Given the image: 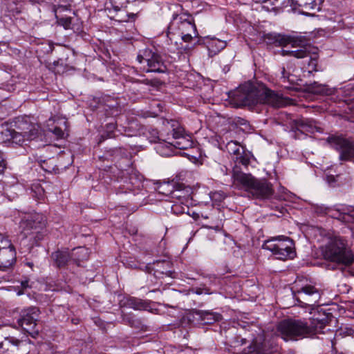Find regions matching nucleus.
Here are the masks:
<instances>
[{
    "mask_svg": "<svg viewBox=\"0 0 354 354\" xmlns=\"http://www.w3.org/2000/svg\"><path fill=\"white\" fill-rule=\"evenodd\" d=\"M328 323L327 318L313 319L310 324L302 320L284 319L277 325V333L285 341H294L308 335L323 333L322 330Z\"/></svg>",
    "mask_w": 354,
    "mask_h": 354,
    "instance_id": "nucleus-1",
    "label": "nucleus"
},
{
    "mask_svg": "<svg viewBox=\"0 0 354 354\" xmlns=\"http://www.w3.org/2000/svg\"><path fill=\"white\" fill-rule=\"evenodd\" d=\"M232 178L254 198L269 199L274 193L273 185L266 178H257L250 174L239 171L237 167L232 170Z\"/></svg>",
    "mask_w": 354,
    "mask_h": 354,
    "instance_id": "nucleus-2",
    "label": "nucleus"
},
{
    "mask_svg": "<svg viewBox=\"0 0 354 354\" xmlns=\"http://www.w3.org/2000/svg\"><path fill=\"white\" fill-rule=\"evenodd\" d=\"M246 92L241 98V104L252 107L258 104H267L273 107L280 108L285 106L284 99L268 88L263 83L248 84Z\"/></svg>",
    "mask_w": 354,
    "mask_h": 354,
    "instance_id": "nucleus-3",
    "label": "nucleus"
},
{
    "mask_svg": "<svg viewBox=\"0 0 354 354\" xmlns=\"http://www.w3.org/2000/svg\"><path fill=\"white\" fill-rule=\"evenodd\" d=\"M322 253L326 260L335 262L346 267L354 263V256L347 247L346 241L340 236H334L322 247Z\"/></svg>",
    "mask_w": 354,
    "mask_h": 354,
    "instance_id": "nucleus-4",
    "label": "nucleus"
},
{
    "mask_svg": "<svg viewBox=\"0 0 354 354\" xmlns=\"http://www.w3.org/2000/svg\"><path fill=\"white\" fill-rule=\"evenodd\" d=\"M7 140L19 146L37 138L41 134L40 127L27 119L18 118L15 129H7L3 133Z\"/></svg>",
    "mask_w": 354,
    "mask_h": 354,
    "instance_id": "nucleus-5",
    "label": "nucleus"
},
{
    "mask_svg": "<svg viewBox=\"0 0 354 354\" xmlns=\"http://www.w3.org/2000/svg\"><path fill=\"white\" fill-rule=\"evenodd\" d=\"M180 24L178 25V30L180 31L182 41L178 45V53H188L194 48L193 37H198L196 24H194V17L187 12H182L178 14Z\"/></svg>",
    "mask_w": 354,
    "mask_h": 354,
    "instance_id": "nucleus-6",
    "label": "nucleus"
},
{
    "mask_svg": "<svg viewBox=\"0 0 354 354\" xmlns=\"http://www.w3.org/2000/svg\"><path fill=\"white\" fill-rule=\"evenodd\" d=\"M263 248L271 251L277 259L283 261L292 259L296 255L294 241L283 236L267 240L263 243Z\"/></svg>",
    "mask_w": 354,
    "mask_h": 354,
    "instance_id": "nucleus-7",
    "label": "nucleus"
},
{
    "mask_svg": "<svg viewBox=\"0 0 354 354\" xmlns=\"http://www.w3.org/2000/svg\"><path fill=\"white\" fill-rule=\"evenodd\" d=\"M328 144L339 153V160L354 162V141L342 136H331L327 139Z\"/></svg>",
    "mask_w": 354,
    "mask_h": 354,
    "instance_id": "nucleus-8",
    "label": "nucleus"
},
{
    "mask_svg": "<svg viewBox=\"0 0 354 354\" xmlns=\"http://www.w3.org/2000/svg\"><path fill=\"white\" fill-rule=\"evenodd\" d=\"M46 225V217L41 213L34 212L26 215L21 221L20 227L26 236L37 234L36 237L41 239V230Z\"/></svg>",
    "mask_w": 354,
    "mask_h": 354,
    "instance_id": "nucleus-9",
    "label": "nucleus"
},
{
    "mask_svg": "<svg viewBox=\"0 0 354 354\" xmlns=\"http://www.w3.org/2000/svg\"><path fill=\"white\" fill-rule=\"evenodd\" d=\"M30 344L15 337H6L0 342V354H28Z\"/></svg>",
    "mask_w": 354,
    "mask_h": 354,
    "instance_id": "nucleus-10",
    "label": "nucleus"
},
{
    "mask_svg": "<svg viewBox=\"0 0 354 354\" xmlns=\"http://www.w3.org/2000/svg\"><path fill=\"white\" fill-rule=\"evenodd\" d=\"M39 317V309L36 307H30L23 310L20 313L17 323L26 332L32 334L37 333L35 330L37 322Z\"/></svg>",
    "mask_w": 354,
    "mask_h": 354,
    "instance_id": "nucleus-11",
    "label": "nucleus"
},
{
    "mask_svg": "<svg viewBox=\"0 0 354 354\" xmlns=\"http://www.w3.org/2000/svg\"><path fill=\"white\" fill-rule=\"evenodd\" d=\"M250 354H274L278 351L277 346L271 339H267L264 334H259L253 339L250 346Z\"/></svg>",
    "mask_w": 354,
    "mask_h": 354,
    "instance_id": "nucleus-12",
    "label": "nucleus"
},
{
    "mask_svg": "<svg viewBox=\"0 0 354 354\" xmlns=\"http://www.w3.org/2000/svg\"><path fill=\"white\" fill-rule=\"evenodd\" d=\"M137 60L140 64L143 62L147 64L149 68L147 69V72H163L160 56L150 49L146 48L140 50L137 56Z\"/></svg>",
    "mask_w": 354,
    "mask_h": 354,
    "instance_id": "nucleus-13",
    "label": "nucleus"
},
{
    "mask_svg": "<svg viewBox=\"0 0 354 354\" xmlns=\"http://www.w3.org/2000/svg\"><path fill=\"white\" fill-rule=\"evenodd\" d=\"M181 173L178 174V180H180ZM194 194V187L190 185H186L183 182L178 181V203L184 205H178V214H189V207L193 205L192 196Z\"/></svg>",
    "mask_w": 354,
    "mask_h": 354,
    "instance_id": "nucleus-14",
    "label": "nucleus"
},
{
    "mask_svg": "<svg viewBox=\"0 0 354 354\" xmlns=\"http://www.w3.org/2000/svg\"><path fill=\"white\" fill-rule=\"evenodd\" d=\"M337 93L338 95H341L344 97L342 99V107L346 106L344 113L347 120L354 122V85L347 84L341 88Z\"/></svg>",
    "mask_w": 354,
    "mask_h": 354,
    "instance_id": "nucleus-15",
    "label": "nucleus"
},
{
    "mask_svg": "<svg viewBox=\"0 0 354 354\" xmlns=\"http://www.w3.org/2000/svg\"><path fill=\"white\" fill-rule=\"evenodd\" d=\"M317 50V48H315L310 45H308L302 46L299 49L295 50H283V55H288L299 59L309 57L310 58L308 62V66L312 71H317L316 67L317 66V60L319 57Z\"/></svg>",
    "mask_w": 354,
    "mask_h": 354,
    "instance_id": "nucleus-16",
    "label": "nucleus"
},
{
    "mask_svg": "<svg viewBox=\"0 0 354 354\" xmlns=\"http://www.w3.org/2000/svg\"><path fill=\"white\" fill-rule=\"evenodd\" d=\"M263 39L267 45L281 47L286 46L288 44H292V46H294L295 42L294 37L290 35L275 32L264 34Z\"/></svg>",
    "mask_w": 354,
    "mask_h": 354,
    "instance_id": "nucleus-17",
    "label": "nucleus"
},
{
    "mask_svg": "<svg viewBox=\"0 0 354 354\" xmlns=\"http://www.w3.org/2000/svg\"><path fill=\"white\" fill-rule=\"evenodd\" d=\"M16 250L10 243L8 246L0 249V270H5L13 266L16 261Z\"/></svg>",
    "mask_w": 354,
    "mask_h": 354,
    "instance_id": "nucleus-18",
    "label": "nucleus"
},
{
    "mask_svg": "<svg viewBox=\"0 0 354 354\" xmlns=\"http://www.w3.org/2000/svg\"><path fill=\"white\" fill-rule=\"evenodd\" d=\"M292 128L303 133H313L319 129L315 120L303 117L292 120Z\"/></svg>",
    "mask_w": 354,
    "mask_h": 354,
    "instance_id": "nucleus-19",
    "label": "nucleus"
},
{
    "mask_svg": "<svg viewBox=\"0 0 354 354\" xmlns=\"http://www.w3.org/2000/svg\"><path fill=\"white\" fill-rule=\"evenodd\" d=\"M323 2L324 0H292L291 6L302 7L305 9V11H303L304 13L314 16L321 10Z\"/></svg>",
    "mask_w": 354,
    "mask_h": 354,
    "instance_id": "nucleus-20",
    "label": "nucleus"
},
{
    "mask_svg": "<svg viewBox=\"0 0 354 354\" xmlns=\"http://www.w3.org/2000/svg\"><path fill=\"white\" fill-rule=\"evenodd\" d=\"M196 321L201 325H211L222 319L221 314L210 310H196Z\"/></svg>",
    "mask_w": 354,
    "mask_h": 354,
    "instance_id": "nucleus-21",
    "label": "nucleus"
},
{
    "mask_svg": "<svg viewBox=\"0 0 354 354\" xmlns=\"http://www.w3.org/2000/svg\"><path fill=\"white\" fill-rule=\"evenodd\" d=\"M171 263L168 261L165 260H158L152 263L151 266V270L153 271V274L156 277L161 278L164 275L171 277H174L173 274L174 272L170 270Z\"/></svg>",
    "mask_w": 354,
    "mask_h": 354,
    "instance_id": "nucleus-22",
    "label": "nucleus"
},
{
    "mask_svg": "<svg viewBox=\"0 0 354 354\" xmlns=\"http://www.w3.org/2000/svg\"><path fill=\"white\" fill-rule=\"evenodd\" d=\"M70 10V3H67L66 4L61 3L60 1H59L57 8L55 9V14L57 18V21L59 25L62 26L65 29H72L71 24H72V18L68 16H63L62 13L64 11H68Z\"/></svg>",
    "mask_w": 354,
    "mask_h": 354,
    "instance_id": "nucleus-23",
    "label": "nucleus"
},
{
    "mask_svg": "<svg viewBox=\"0 0 354 354\" xmlns=\"http://www.w3.org/2000/svg\"><path fill=\"white\" fill-rule=\"evenodd\" d=\"M197 143L193 140L192 133L187 132L185 129L178 123V151H181L183 149L188 147L194 146Z\"/></svg>",
    "mask_w": 354,
    "mask_h": 354,
    "instance_id": "nucleus-24",
    "label": "nucleus"
},
{
    "mask_svg": "<svg viewBox=\"0 0 354 354\" xmlns=\"http://www.w3.org/2000/svg\"><path fill=\"white\" fill-rule=\"evenodd\" d=\"M187 158L190 162L194 164H201L200 158L201 157V152L200 148L198 147L197 143L194 146L188 147L183 149L181 151H178V156Z\"/></svg>",
    "mask_w": 354,
    "mask_h": 354,
    "instance_id": "nucleus-25",
    "label": "nucleus"
},
{
    "mask_svg": "<svg viewBox=\"0 0 354 354\" xmlns=\"http://www.w3.org/2000/svg\"><path fill=\"white\" fill-rule=\"evenodd\" d=\"M304 295L310 297L315 295V298H317V296L319 295V290L314 286L306 285L298 290L297 293L295 294V298L299 303L310 305V304L301 300V298L305 299Z\"/></svg>",
    "mask_w": 354,
    "mask_h": 354,
    "instance_id": "nucleus-26",
    "label": "nucleus"
},
{
    "mask_svg": "<svg viewBox=\"0 0 354 354\" xmlns=\"http://www.w3.org/2000/svg\"><path fill=\"white\" fill-rule=\"evenodd\" d=\"M52 258L58 268H62L68 263H72L71 255L68 252L57 251L52 254Z\"/></svg>",
    "mask_w": 354,
    "mask_h": 354,
    "instance_id": "nucleus-27",
    "label": "nucleus"
},
{
    "mask_svg": "<svg viewBox=\"0 0 354 354\" xmlns=\"http://www.w3.org/2000/svg\"><path fill=\"white\" fill-rule=\"evenodd\" d=\"M196 311H184L178 313V328H185L196 321Z\"/></svg>",
    "mask_w": 354,
    "mask_h": 354,
    "instance_id": "nucleus-28",
    "label": "nucleus"
},
{
    "mask_svg": "<svg viewBox=\"0 0 354 354\" xmlns=\"http://www.w3.org/2000/svg\"><path fill=\"white\" fill-rule=\"evenodd\" d=\"M124 305L138 310H147L149 308V303L136 297L127 298Z\"/></svg>",
    "mask_w": 354,
    "mask_h": 354,
    "instance_id": "nucleus-29",
    "label": "nucleus"
},
{
    "mask_svg": "<svg viewBox=\"0 0 354 354\" xmlns=\"http://www.w3.org/2000/svg\"><path fill=\"white\" fill-rule=\"evenodd\" d=\"M195 76L193 73H189L185 71H181L178 74V86H183L185 88H194L196 85L194 80Z\"/></svg>",
    "mask_w": 354,
    "mask_h": 354,
    "instance_id": "nucleus-30",
    "label": "nucleus"
},
{
    "mask_svg": "<svg viewBox=\"0 0 354 354\" xmlns=\"http://www.w3.org/2000/svg\"><path fill=\"white\" fill-rule=\"evenodd\" d=\"M125 183L126 185L118 187L117 194L127 193L128 191H132L133 187L139 189L140 186V180L137 178L135 174L131 175L129 181Z\"/></svg>",
    "mask_w": 354,
    "mask_h": 354,
    "instance_id": "nucleus-31",
    "label": "nucleus"
},
{
    "mask_svg": "<svg viewBox=\"0 0 354 354\" xmlns=\"http://www.w3.org/2000/svg\"><path fill=\"white\" fill-rule=\"evenodd\" d=\"M176 147L169 142L159 143L156 146V151L162 156H170L175 155Z\"/></svg>",
    "mask_w": 354,
    "mask_h": 354,
    "instance_id": "nucleus-32",
    "label": "nucleus"
},
{
    "mask_svg": "<svg viewBox=\"0 0 354 354\" xmlns=\"http://www.w3.org/2000/svg\"><path fill=\"white\" fill-rule=\"evenodd\" d=\"M71 255L73 263L79 266L81 261L87 259L88 250L83 247H79L73 249Z\"/></svg>",
    "mask_w": 354,
    "mask_h": 354,
    "instance_id": "nucleus-33",
    "label": "nucleus"
},
{
    "mask_svg": "<svg viewBox=\"0 0 354 354\" xmlns=\"http://www.w3.org/2000/svg\"><path fill=\"white\" fill-rule=\"evenodd\" d=\"M259 3L268 4V9L278 10L288 6H291L292 0H257Z\"/></svg>",
    "mask_w": 354,
    "mask_h": 354,
    "instance_id": "nucleus-34",
    "label": "nucleus"
},
{
    "mask_svg": "<svg viewBox=\"0 0 354 354\" xmlns=\"http://www.w3.org/2000/svg\"><path fill=\"white\" fill-rule=\"evenodd\" d=\"M241 149L242 151L240 153L241 154L239 156L233 157V160L235 162V166L234 167L233 169L237 167L238 170L241 171L239 166V165H241L245 167H247L250 162V153L249 152H246L245 149Z\"/></svg>",
    "mask_w": 354,
    "mask_h": 354,
    "instance_id": "nucleus-35",
    "label": "nucleus"
},
{
    "mask_svg": "<svg viewBox=\"0 0 354 354\" xmlns=\"http://www.w3.org/2000/svg\"><path fill=\"white\" fill-rule=\"evenodd\" d=\"M332 216L348 224L350 227H352L351 225H354V215L352 214L342 212L340 209H337L332 214Z\"/></svg>",
    "mask_w": 354,
    "mask_h": 354,
    "instance_id": "nucleus-36",
    "label": "nucleus"
},
{
    "mask_svg": "<svg viewBox=\"0 0 354 354\" xmlns=\"http://www.w3.org/2000/svg\"><path fill=\"white\" fill-rule=\"evenodd\" d=\"M176 186V183H174V181H172V183H170L169 182L163 183L158 187V190L160 194L169 196L174 193Z\"/></svg>",
    "mask_w": 354,
    "mask_h": 354,
    "instance_id": "nucleus-37",
    "label": "nucleus"
},
{
    "mask_svg": "<svg viewBox=\"0 0 354 354\" xmlns=\"http://www.w3.org/2000/svg\"><path fill=\"white\" fill-rule=\"evenodd\" d=\"M227 151L236 157L239 156L242 151L241 149H244L242 146H241L238 142L231 140L226 145Z\"/></svg>",
    "mask_w": 354,
    "mask_h": 354,
    "instance_id": "nucleus-38",
    "label": "nucleus"
},
{
    "mask_svg": "<svg viewBox=\"0 0 354 354\" xmlns=\"http://www.w3.org/2000/svg\"><path fill=\"white\" fill-rule=\"evenodd\" d=\"M126 2L125 0H109V1L106 3V6L107 9L110 10H113L115 12H119L121 11Z\"/></svg>",
    "mask_w": 354,
    "mask_h": 354,
    "instance_id": "nucleus-39",
    "label": "nucleus"
},
{
    "mask_svg": "<svg viewBox=\"0 0 354 354\" xmlns=\"http://www.w3.org/2000/svg\"><path fill=\"white\" fill-rule=\"evenodd\" d=\"M225 43L217 39H212L208 42L207 48L208 50L214 54L219 52L221 49L225 47Z\"/></svg>",
    "mask_w": 354,
    "mask_h": 354,
    "instance_id": "nucleus-40",
    "label": "nucleus"
},
{
    "mask_svg": "<svg viewBox=\"0 0 354 354\" xmlns=\"http://www.w3.org/2000/svg\"><path fill=\"white\" fill-rule=\"evenodd\" d=\"M194 292L197 295H201V294H207L210 295L212 293V292L210 290V289L207 287L205 285H202L200 287H197L194 289Z\"/></svg>",
    "mask_w": 354,
    "mask_h": 354,
    "instance_id": "nucleus-41",
    "label": "nucleus"
},
{
    "mask_svg": "<svg viewBox=\"0 0 354 354\" xmlns=\"http://www.w3.org/2000/svg\"><path fill=\"white\" fill-rule=\"evenodd\" d=\"M315 212L319 215H324L328 214L330 212V209L329 207H326L324 206H316L314 208Z\"/></svg>",
    "mask_w": 354,
    "mask_h": 354,
    "instance_id": "nucleus-42",
    "label": "nucleus"
},
{
    "mask_svg": "<svg viewBox=\"0 0 354 354\" xmlns=\"http://www.w3.org/2000/svg\"><path fill=\"white\" fill-rule=\"evenodd\" d=\"M10 245V241L6 236L0 233V249Z\"/></svg>",
    "mask_w": 354,
    "mask_h": 354,
    "instance_id": "nucleus-43",
    "label": "nucleus"
},
{
    "mask_svg": "<svg viewBox=\"0 0 354 354\" xmlns=\"http://www.w3.org/2000/svg\"><path fill=\"white\" fill-rule=\"evenodd\" d=\"M339 177V175L334 176V175H327L326 180L329 185L333 187H335V183L337 181V178Z\"/></svg>",
    "mask_w": 354,
    "mask_h": 354,
    "instance_id": "nucleus-44",
    "label": "nucleus"
},
{
    "mask_svg": "<svg viewBox=\"0 0 354 354\" xmlns=\"http://www.w3.org/2000/svg\"><path fill=\"white\" fill-rule=\"evenodd\" d=\"M290 73L286 71L285 67L281 68V79L283 82H289Z\"/></svg>",
    "mask_w": 354,
    "mask_h": 354,
    "instance_id": "nucleus-45",
    "label": "nucleus"
},
{
    "mask_svg": "<svg viewBox=\"0 0 354 354\" xmlns=\"http://www.w3.org/2000/svg\"><path fill=\"white\" fill-rule=\"evenodd\" d=\"M317 92L326 95L331 94V91L329 88H326L325 86H321Z\"/></svg>",
    "mask_w": 354,
    "mask_h": 354,
    "instance_id": "nucleus-46",
    "label": "nucleus"
},
{
    "mask_svg": "<svg viewBox=\"0 0 354 354\" xmlns=\"http://www.w3.org/2000/svg\"><path fill=\"white\" fill-rule=\"evenodd\" d=\"M173 24H170L167 29V37L169 38L170 40H172L171 35H175V28L172 27Z\"/></svg>",
    "mask_w": 354,
    "mask_h": 354,
    "instance_id": "nucleus-47",
    "label": "nucleus"
},
{
    "mask_svg": "<svg viewBox=\"0 0 354 354\" xmlns=\"http://www.w3.org/2000/svg\"><path fill=\"white\" fill-rule=\"evenodd\" d=\"M59 0H55V2L56 3V4H55V6H54V7H55L54 10L55 8H57L58 4H59ZM60 2L62 4H66L67 3H70V7H71V6L72 0H60Z\"/></svg>",
    "mask_w": 354,
    "mask_h": 354,
    "instance_id": "nucleus-48",
    "label": "nucleus"
},
{
    "mask_svg": "<svg viewBox=\"0 0 354 354\" xmlns=\"http://www.w3.org/2000/svg\"><path fill=\"white\" fill-rule=\"evenodd\" d=\"M53 133L60 138L63 137V136H64L63 131L59 127H55L54 129Z\"/></svg>",
    "mask_w": 354,
    "mask_h": 354,
    "instance_id": "nucleus-49",
    "label": "nucleus"
},
{
    "mask_svg": "<svg viewBox=\"0 0 354 354\" xmlns=\"http://www.w3.org/2000/svg\"><path fill=\"white\" fill-rule=\"evenodd\" d=\"M6 168V162L1 155L0 154V173L3 171Z\"/></svg>",
    "mask_w": 354,
    "mask_h": 354,
    "instance_id": "nucleus-50",
    "label": "nucleus"
},
{
    "mask_svg": "<svg viewBox=\"0 0 354 354\" xmlns=\"http://www.w3.org/2000/svg\"><path fill=\"white\" fill-rule=\"evenodd\" d=\"M21 285L23 288H28L29 287L28 281V280L22 281L21 283Z\"/></svg>",
    "mask_w": 354,
    "mask_h": 354,
    "instance_id": "nucleus-51",
    "label": "nucleus"
},
{
    "mask_svg": "<svg viewBox=\"0 0 354 354\" xmlns=\"http://www.w3.org/2000/svg\"><path fill=\"white\" fill-rule=\"evenodd\" d=\"M107 129L109 130H112V129H115V124L113 123H110V124H107Z\"/></svg>",
    "mask_w": 354,
    "mask_h": 354,
    "instance_id": "nucleus-52",
    "label": "nucleus"
},
{
    "mask_svg": "<svg viewBox=\"0 0 354 354\" xmlns=\"http://www.w3.org/2000/svg\"><path fill=\"white\" fill-rule=\"evenodd\" d=\"M26 265H27L28 267H30V268H33V266H34V264H33V263H32V262H27V263H26Z\"/></svg>",
    "mask_w": 354,
    "mask_h": 354,
    "instance_id": "nucleus-53",
    "label": "nucleus"
},
{
    "mask_svg": "<svg viewBox=\"0 0 354 354\" xmlns=\"http://www.w3.org/2000/svg\"><path fill=\"white\" fill-rule=\"evenodd\" d=\"M184 30L186 31V32H189L192 35L193 32L192 31H189V30L187 28V26H185L184 27Z\"/></svg>",
    "mask_w": 354,
    "mask_h": 354,
    "instance_id": "nucleus-54",
    "label": "nucleus"
},
{
    "mask_svg": "<svg viewBox=\"0 0 354 354\" xmlns=\"http://www.w3.org/2000/svg\"><path fill=\"white\" fill-rule=\"evenodd\" d=\"M135 16H136V15H135L134 14H131V15H127V17H128V18H130V17H131V18L133 19V18L135 17Z\"/></svg>",
    "mask_w": 354,
    "mask_h": 354,
    "instance_id": "nucleus-55",
    "label": "nucleus"
},
{
    "mask_svg": "<svg viewBox=\"0 0 354 354\" xmlns=\"http://www.w3.org/2000/svg\"><path fill=\"white\" fill-rule=\"evenodd\" d=\"M120 21H127L129 20V19H126L124 17H121L120 19Z\"/></svg>",
    "mask_w": 354,
    "mask_h": 354,
    "instance_id": "nucleus-56",
    "label": "nucleus"
},
{
    "mask_svg": "<svg viewBox=\"0 0 354 354\" xmlns=\"http://www.w3.org/2000/svg\"><path fill=\"white\" fill-rule=\"evenodd\" d=\"M245 342H246V339H241V344H245Z\"/></svg>",
    "mask_w": 354,
    "mask_h": 354,
    "instance_id": "nucleus-57",
    "label": "nucleus"
},
{
    "mask_svg": "<svg viewBox=\"0 0 354 354\" xmlns=\"http://www.w3.org/2000/svg\"><path fill=\"white\" fill-rule=\"evenodd\" d=\"M184 338H186V335H188V331L187 330H185Z\"/></svg>",
    "mask_w": 354,
    "mask_h": 354,
    "instance_id": "nucleus-58",
    "label": "nucleus"
},
{
    "mask_svg": "<svg viewBox=\"0 0 354 354\" xmlns=\"http://www.w3.org/2000/svg\"><path fill=\"white\" fill-rule=\"evenodd\" d=\"M176 133H177V131H176L175 129H174V136Z\"/></svg>",
    "mask_w": 354,
    "mask_h": 354,
    "instance_id": "nucleus-59",
    "label": "nucleus"
},
{
    "mask_svg": "<svg viewBox=\"0 0 354 354\" xmlns=\"http://www.w3.org/2000/svg\"><path fill=\"white\" fill-rule=\"evenodd\" d=\"M173 17H174V19H175V17H176V15H175V14H174V15H173Z\"/></svg>",
    "mask_w": 354,
    "mask_h": 354,
    "instance_id": "nucleus-60",
    "label": "nucleus"
},
{
    "mask_svg": "<svg viewBox=\"0 0 354 354\" xmlns=\"http://www.w3.org/2000/svg\"><path fill=\"white\" fill-rule=\"evenodd\" d=\"M257 2H259L257 0H256Z\"/></svg>",
    "mask_w": 354,
    "mask_h": 354,
    "instance_id": "nucleus-61",
    "label": "nucleus"
}]
</instances>
